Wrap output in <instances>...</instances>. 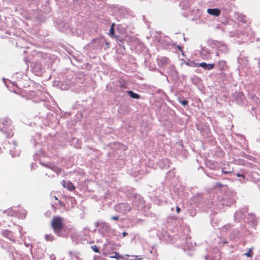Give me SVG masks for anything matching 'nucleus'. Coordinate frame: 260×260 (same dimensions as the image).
<instances>
[{"label": "nucleus", "instance_id": "f257e3e1", "mask_svg": "<svg viewBox=\"0 0 260 260\" xmlns=\"http://www.w3.org/2000/svg\"><path fill=\"white\" fill-rule=\"evenodd\" d=\"M63 218L59 216H53L51 221V226L56 233L61 232L63 227Z\"/></svg>", "mask_w": 260, "mask_h": 260}, {"label": "nucleus", "instance_id": "f03ea898", "mask_svg": "<svg viewBox=\"0 0 260 260\" xmlns=\"http://www.w3.org/2000/svg\"><path fill=\"white\" fill-rule=\"evenodd\" d=\"M11 123L10 120H2L0 121V131L4 133H7L12 129Z\"/></svg>", "mask_w": 260, "mask_h": 260}, {"label": "nucleus", "instance_id": "7ed1b4c3", "mask_svg": "<svg viewBox=\"0 0 260 260\" xmlns=\"http://www.w3.org/2000/svg\"><path fill=\"white\" fill-rule=\"evenodd\" d=\"M134 206H137L139 208H141L144 206V201L141 199L140 196H136L135 197V200L133 202Z\"/></svg>", "mask_w": 260, "mask_h": 260}, {"label": "nucleus", "instance_id": "20e7f679", "mask_svg": "<svg viewBox=\"0 0 260 260\" xmlns=\"http://www.w3.org/2000/svg\"><path fill=\"white\" fill-rule=\"evenodd\" d=\"M61 184L64 187L67 188L69 190L72 191L75 189V186L70 181L63 180L61 182Z\"/></svg>", "mask_w": 260, "mask_h": 260}, {"label": "nucleus", "instance_id": "39448f33", "mask_svg": "<svg viewBox=\"0 0 260 260\" xmlns=\"http://www.w3.org/2000/svg\"><path fill=\"white\" fill-rule=\"evenodd\" d=\"M199 66L203 68V69L207 70L212 69L214 66L213 63H206L205 62H202L199 63Z\"/></svg>", "mask_w": 260, "mask_h": 260}, {"label": "nucleus", "instance_id": "423d86ee", "mask_svg": "<svg viewBox=\"0 0 260 260\" xmlns=\"http://www.w3.org/2000/svg\"><path fill=\"white\" fill-rule=\"evenodd\" d=\"M207 12L211 15L218 16L220 15V11L218 9H208Z\"/></svg>", "mask_w": 260, "mask_h": 260}, {"label": "nucleus", "instance_id": "0eeeda50", "mask_svg": "<svg viewBox=\"0 0 260 260\" xmlns=\"http://www.w3.org/2000/svg\"><path fill=\"white\" fill-rule=\"evenodd\" d=\"M95 226L96 227H99L100 228H104V227L107 228L108 225L106 222H97L95 223Z\"/></svg>", "mask_w": 260, "mask_h": 260}, {"label": "nucleus", "instance_id": "6e6552de", "mask_svg": "<svg viewBox=\"0 0 260 260\" xmlns=\"http://www.w3.org/2000/svg\"><path fill=\"white\" fill-rule=\"evenodd\" d=\"M3 236L9 238L11 236V232L9 230H3L2 232Z\"/></svg>", "mask_w": 260, "mask_h": 260}, {"label": "nucleus", "instance_id": "1a4fd4ad", "mask_svg": "<svg viewBox=\"0 0 260 260\" xmlns=\"http://www.w3.org/2000/svg\"><path fill=\"white\" fill-rule=\"evenodd\" d=\"M109 257L111 258H116L117 259H118L120 258V256L118 254V253L115 252L113 253L110 254Z\"/></svg>", "mask_w": 260, "mask_h": 260}, {"label": "nucleus", "instance_id": "9d476101", "mask_svg": "<svg viewBox=\"0 0 260 260\" xmlns=\"http://www.w3.org/2000/svg\"><path fill=\"white\" fill-rule=\"evenodd\" d=\"M114 23L112 24L110 27L109 35L111 37H113L114 34Z\"/></svg>", "mask_w": 260, "mask_h": 260}, {"label": "nucleus", "instance_id": "9b49d317", "mask_svg": "<svg viewBox=\"0 0 260 260\" xmlns=\"http://www.w3.org/2000/svg\"><path fill=\"white\" fill-rule=\"evenodd\" d=\"M140 98V95L137 94L131 91V98L138 99Z\"/></svg>", "mask_w": 260, "mask_h": 260}, {"label": "nucleus", "instance_id": "f8f14e48", "mask_svg": "<svg viewBox=\"0 0 260 260\" xmlns=\"http://www.w3.org/2000/svg\"><path fill=\"white\" fill-rule=\"evenodd\" d=\"M91 249L95 252L100 253L99 248L98 247V246L96 245H94V246H91Z\"/></svg>", "mask_w": 260, "mask_h": 260}, {"label": "nucleus", "instance_id": "ddd939ff", "mask_svg": "<svg viewBox=\"0 0 260 260\" xmlns=\"http://www.w3.org/2000/svg\"><path fill=\"white\" fill-rule=\"evenodd\" d=\"M232 172H233V170H232H232H230V171H225V170H224V169H222V172H223V173H224V174L231 173H232Z\"/></svg>", "mask_w": 260, "mask_h": 260}, {"label": "nucleus", "instance_id": "4468645a", "mask_svg": "<svg viewBox=\"0 0 260 260\" xmlns=\"http://www.w3.org/2000/svg\"><path fill=\"white\" fill-rule=\"evenodd\" d=\"M180 103L183 105V106H185L187 105V101H185V100H183V101H181L180 102Z\"/></svg>", "mask_w": 260, "mask_h": 260}, {"label": "nucleus", "instance_id": "2eb2a0df", "mask_svg": "<svg viewBox=\"0 0 260 260\" xmlns=\"http://www.w3.org/2000/svg\"><path fill=\"white\" fill-rule=\"evenodd\" d=\"M245 255H246L248 257H251L252 256V253L250 251H248V252L246 253L245 254Z\"/></svg>", "mask_w": 260, "mask_h": 260}, {"label": "nucleus", "instance_id": "dca6fc26", "mask_svg": "<svg viewBox=\"0 0 260 260\" xmlns=\"http://www.w3.org/2000/svg\"><path fill=\"white\" fill-rule=\"evenodd\" d=\"M119 218V217L118 216H114L111 217V219L114 220H118Z\"/></svg>", "mask_w": 260, "mask_h": 260}, {"label": "nucleus", "instance_id": "f3484780", "mask_svg": "<svg viewBox=\"0 0 260 260\" xmlns=\"http://www.w3.org/2000/svg\"><path fill=\"white\" fill-rule=\"evenodd\" d=\"M120 86H121V87H122V88H125V87H126V86H125V83L124 82V83H123V84H121L120 85Z\"/></svg>", "mask_w": 260, "mask_h": 260}, {"label": "nucleus", "instance_id": "a211bd4d", "mask_svg": "<svg viewBox=\"0 0 260 260\" xmlns=\"http://www.w3.org/2000/svg\"><path fill=\"white\" fill-rule=\"evenodd\" d=\"M220 63L223 66H225V62L224 61H221L220 62Z\"/></svg>", "mask_w": 260, "mask_h": 260}, {"label": "nucleus", "instance_id": "6ab92c4d", "mask_svg": "<svg viewBox=\"0 0 260 260\" xmlns=\"http://www.w3.org/2000/svg\"><path fill=\"white\" fill-rule=\"evenodd\" d=\"M176 211L178 212V213H179L180 211V209L178 207H176Z\"/></svg>", "mask_w": 260, "mask_h": 260}, {"label": "nucleus", "instance_id": "aec40b11", "mask_svg": "<svg viewBox=\"0 0 260 260\" xmlns=\"http://www.w3.org/2000/svg\"><path fill=\"white\" fill-rule=\"evenodd\" d=\"M132 257L135 258V259L131 258V260H135V259H136V258L137 257V256H136V255L131 256V257Z\"/></svg>", "mask_w": 260, "mask_h": 260}, {"label": "nucleus", "instance_id": "412c9836", "mask_svg": "<svg viewBox=\"0 0 260 260\" xmlns=\"http://www.w3.org/2000/svg\"><path fill=\"white\" fill-rule=\"evenodd\" d=\"M237 176H238V177H244V175H241V174H239V173H238V174H237Z\"/></svg>", "mask_w": 260, "mask_h": 260}, {"label": "nucleus", "instance_id": "4be33fe9", "mask_svg": "<svg viewBox=\"0 0 260 260\" xmlns=\"http://www.w3.org/2000/svg\"><path fill=\"white\" fill-rule=\"evenodd\" d=\"M105 44L108 46V47H109V45L110 43L109 42H106Z\"/></svg>", "mask_w": 260, "mask_h": 260}, {"label": "nucleus", "instance_id": "5701e85b", "mask_svg": "<svg viewBox=\"0 0 260 260\" xmlns=\"http://www.w3.org/2000/svg\"><path fill=\"white\" fill-rule=\"evenodd\" d=\"M118 260H124V259L123 257H120V258L118 259Z\"/></svg>", "mask_w": 260, "mask_h": 260}, {"label": "nucleus", "instance_id": "b1692460", "mask_svg": "<svg viewBox=\"0 0 260 260\" xmlns=\"http://www.w3.org/2000/svg\"><path fill=\"white\" fill-rule=\"evenodd\" d=\"M127 93L129 95H130V91H127Z\"/></svg>", "mask_w": 260, "mask_h": 260}, {"label": "nucleus", "instance_id": "393cba45", "mask_svg": "<svg viewBox=\"0 0 260 260\" xmlns=\"http://www.w3.org/2000/svg\"><path fill=\"white\" fill-rule=\"evenodd\" d=\"M54 199H55L56 200H58V199H57V197H55V196H54Z\"/></svg>", "mask_w": 260, "mask_h": 260}, {"label": "nucleus", "instance_id": "a878e982", "mask_svg": "<svg viewBox=\"0 0 260 260\" xmlns=\"http://www.w3.org/2000/svg\"><path fill=\"white\" fill-rule=\"evenodd\" d=\"M58 203L61 205V202L60 201H58Z\"/></svg>", "mask_w": 260, "mask_h": 260}]
</instances>
